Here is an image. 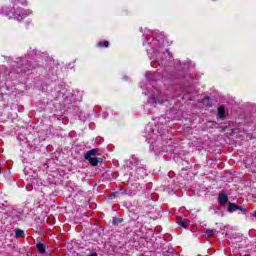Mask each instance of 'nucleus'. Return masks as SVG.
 Here are the masks:
<instances>
[{
  "mask_svg": "<svg viewBox=\"0 0 256 256\" xmlns=\"http://www.w3.org/2000/svg\"><path fill=\"white\" fill-rule=\"evenodd\" d=\"M12 11H15L14 19H17V21L19 22L23 21L26 17H29V15H31L30 10H25L23 8H18L17 10H15V8H12Z\"/></svg>",
  "mask_w": 256,
  "mask_h": 256,
  "instance_id": "f257e3e1",
  "label": "nucleus"
},
{
  "mask_svg": "<svg viewBox=\"0 0 256 256\" xmlns=\"http://www.w3.org/2000/svg\"><path fill=\"white\" fill-rule=\"evenodd\" d=\"M218 203L220 205H227V203H229V196H227V193H220L218 195Z\"/></svg>",
  "mask_w": 256,
  "mask_h": 256,
  "instance_id": "f03ea898",
  "label": "nucleus"
},
{
  "mask_svg": "<svg viewBox=\"0 0 256 256\" xmlns=\"http://www.w3.org/2000/svg\"><path fill=\"white\" fill-rule=\"evenodd\" d=\"M96 155H99V148H93L89 150L85 155L84 159H90L96 157Z\"/></svg>",
  "mask_w": 256,
  "mask_h": 256,
  "instance_id": "7ed1b4c3",
  "label": "nucleus"
},
{
  "mask_svg": "<svg viewBox=\"0 0 256 256\" xmlns=\"http://www.w3.org/2000/svg\"><path fill=\"white\" fill-rule=\"evenodd\" d=\"M86 161H88L90 165H92V167H97L99 163H103V158H97V157L86 158Z\"/></svg>",
  "mask_w": 256,
  "mask_h": 256,
  "instance_id": "20e7f679",
  "label": "nucleus"
},
{
  "mask_svg": "<svg viewBox=\"0 0 256 256\" xmlns=\"http://www.w3.org/2000/svg\"><path fill=\"white\" fill-rule=\"evenodd\" d=\"M178 225L182 227V229H187L189 227V220L180 218L177 221Z\"/></svg>",
  "mask_w": 256,
  "mask_h": 256,
  "instance_id": "39448f33",
  "label": "nucleus"
},
{
  "mask_svg": "<svg viewBox=\"0 0 256 256\" xmlns=\"http://www.w3.org/2000/svg\"><path fill=\"white\" fill-rule=\"evenodd\" d=\"M235 211H239V206L235 203L229 202L228 203V212L235 213Z\"/></svg>",
  "mask_w": 256,
  "mask_h": 256,
  "instance_id": "423d86ee",
  "label": "nucleus"
},
{
  "mask_svg": "<svg viewBox=\"0 0 256 256\" xmlns=\"http://www.w3.org/2000/svg\"><path fill=\"white\" fill-rule=\"evenodd\" d=\"M36 249L38 253H41L42 255H44V253H47V250L45 249V244L43 243L36 244Z\"/></svg>",
  "mask_w": 256,
  "mask_h": 256,
  "instance_id": "0eeeda50",
  "label": "nucleus"
},
{
  "mask_svg": "<svg viewBox=\"0 0 256 256\" xmlns=\"http://www.w3.org/2000/svg\"><path fill=\"white\" fill-rule=\"evenodd\" d=\"M218 117L219 119H225V107L220 106L218 107Z\"/></svg>",
  "mask_w": 256,
  "mask_h": 256,
  "instance_id": "6e6552de",
  "label": "nucleus"
},
{
  "mask_svg": "<svg viewBox=\"0 0 256 256\" xmlns=\"http://www.w3.org/2000/svg\"><path fill=\"white\" fill-rule=\"evenodd\" d=\"M110 43L107 40L101 41L97 43V47L105 48L109 47Z\"/></svg>",
  "mask_w": 256,
  "mask_h": 256,
  "instance_id": "1a4fd4ad",
  "label": "nucleus"
},
{
  "mask_svg": "<svg viewBox=\"0 0 256 256\" xmlns=\"http://www.w3.org/2000/svg\"><path fill=\"white\" fill-rule=\"evenodd\" d=\"M121 223H123V218H119V217H114L112 220V225H121Z\"/></svg>",
  "mask_w": 256,
  "mask_h": 256,
  "instance_id": "9d476101",
  "label": "nucleus"
},
{
  "mask_svg": "<svg viewBox=\"0 0 256 256\" xmlns=\"http://www.w3.org/2000/svg\"><path fill=\"white\" fill-rule=\"evenodd\" d=\"M16 239H19V237H25V231L22 229H17L15 232Z\"/></svg>",
  "mask_w": 256,
  "mask_h": 256,
  "instance_id": "9b49d317",
  "label": "nucleus"
},
{
  "mask_svg": "<svg viewBox=\"0 0 256 256\" xmlns=\"http://www.w3.org/2000/svg\"><path fill=\"white\" fill-rule=\"evenodd\" d=\"M204 233H205L208 237H211V236L215 233V229L206 228V229H204Z\"/></svg>",
  "mask_w": 256,
  "mask_h": 256,
  "instance_id": "f8f14e48",
  "label": "nucleus"
},
{
  "mask_svg": "<svg viewBox=\"0 0 256 256\" xmlns=\"http://www.w3.org/2000/svg\"><path fill=\"white\" fill-rule=\"evenodd\" d=\"M238 211H241V213H247V208L245 206H238Z\"/></svg>",
  "mask_w": 256,
  "mask_h": 256,
  "instance_id": "ddd939ff",
  "label": "nucleus"
},
{
  "mask_svg": "<svg viewBox=\"0 0 256 256\" xmlns=\"http://www.w3.org/2000/svg\"><path fill=\"white\" fill-rule=\"evenodd\" d=\"M117 197V192L110 194L109 199H115Z\"/></svg>",
  "mask_w": 256,
  "mask_h": 256,
  "instance_id": "4468645a",
  "label": "nucleus"
},
{
  "mask_svg": "<svg viewBox=\"0 0 256 256\" xmlns=\"http://www.w3.org/2000/svg\"><path fill=\"white\" fill-rule=\"evenodd\" d=\"M88 256H97V252H94V253H92V254H90Z\"/></svg>",
  "mask_w": 256,
  "mask_h": 256,
  "instance_id": "2eb2a0df",
  "label": "nucleus"
},
{
  "mask_svg": "<svg viewBox=\"0 0 256 256\" xmlns=\"http://www.w3.org/2000/svg\"><path fill=\"white\" fill-rule=\"evenodd\" d=\"M122 193H123L124 195H127V190H122Z\"/></svg>",
  "mask_w": 256,
  "mask_h": 256,
  "instance_id": "dca6fc26",
  "label": "nucleus"
},
{
  "mask_svg": "<svg viewBox=\"0 0 256 256\" xmlns=\"http://www.w3.org/2000/svg\"><path fill=\"white\" fill-rule=\"evenodd\" d=\"M14 1H16V2H17V1H19V0H14Z\"/></svg>",
  "mask_w": 256,
  "mask_h": 256,
  "instance_id": "f3484780",
  "label": "nucleus"
},
{
  "mask_svg": "<svg viewBox=\"0 0 256 256\" xmlns=\"http://www.w3.org/2000/svg\"><path fill=\"white\" fill-rule=\"evenodd\" d=\"M0 173H1V168H0Z\"/></svg>",
  "mask_w": 256,
  "mask_h": 256,
  "instance_id": "a211bd4d",
  "label": "nucleus"
}]
</instances>
